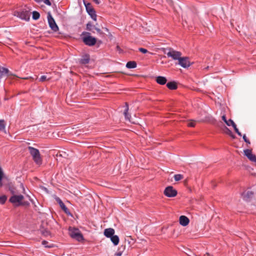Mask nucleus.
Listing matches in <instances>:
<instances>
[{"label": "nucleus", "instance_id": "f257e3e1", "mask_svg": "<svg viewBox=\"0 0 256 256\" xmlns=\"http://www.w3.org/2000/svg\"><path fill=\"white\" fill-rule=\"evenodd\" d=\"M28 150L36 164L38 165H40L42 164V159L39 150L32 146H28Z\"/></svg>", "mask_w": 256, "mask_h": 256}, {"label": "nucleus", "instance_id": "f03ea898", "mask_svg": "<svg viewBox=\"0 0 256 256\" xmlns=\"http://www.w3.org/2000/svg\"><path fill=\"white\" fill-rule=\"evenodd\" d=\"M24 197L22 195L14 194L10 198V202L14 204H16V206L28 205V202H22V200H24Z\"/></svg>", "mask_w": 256, "mask_h": 256}, {"label": "nucleus", "instance_id": "7ed1b4c3", "mask_svg": "<svg viewBox=\"0 0 256 256\" xmlns=\"http://www.w3.org/2000/svg\"><path fill=\"white\" fill-rule=\"evenodd\" d=\"M69 234L70 236L76 240H77L80 242L83 240V236L80 231L75 228H69Z\"/></svg>", "mask_w": 256, "mask_h": 256}, {"label": "nucleus", "instance_id": "20e7f679", "mask_svg": "<svg viewBox=\"0 0 256 256\" xmlns=\"http://www.w3.org/2000/svg\"><path fill=\"white\" fill-rule=\"evenodd\" d=\"M14 15L20 18L22 20L28 21L30 20V13L28 11L23 10L21 12L16 11L14 13Z\"/></svg>", "mask_w": 256, "mask_h": 256}, {"label": "nucleus", "instance_id": "39448f33", "mask_svg": "<svg viewBox=\"0 0 256 256\" xmlns=\"http://www.w3.org/2000/svg\"><path fill=\"white\" fill-rule=\"evenodd\" d=\"M48 20L50 27L54 32H57L58 27L57 26L54 18H52L50 12L48 14Z\"/></svg>", "mask_w": 256, "mask_h": 256}, {"label": "nucleus", "instance_id": "423d86ee", "mask_svg": "<svg viewBox=\"0 0 256 256\" xmlns=\"http://www.w3.org/2000/svg\"><path fill=\"white\" fill-rule=\"evenodd\" d=\"M86 34H87L88 36L83 38V42L84 43L88 46H94L96 42V38L90 36L89 32H86Z\"/></svg>", "mask_w": 256, "mask_h": 256}, {"label": "nucleus", "instance_id": "0eeeda50", "mask_svg": "<svg viewBox=\"0 0 256 256\" xmlns=\"http://www.w3.org/2000/svg\"><path fill=\"white\" fill-rule=\"evenodd\" d=\"M84 4L88 13L90 16L92 18L96 21V14L94 9L92 8L90 3L86 4L84 2Z\"/></svg>", "mask_w": 256, "mask_h": 256}, {"label": "nucleus", "instance_id": "6e6552de", "mask_svg": "<svg viewBox=\"0 0 256 256\" xmlns=\"http://www.w3.org/2000/svg\"><path fill=\"white\" fill-rule=\"evenodd\" d=\"M164 194L168 197H174L177 194V191L172 186L166 187L164 191Z\"/></svg>", "mask_w": 256, "mask_h": 256}, {"label": "nucleus", "instance_id": "1a4fd4ad", "mask_svg": "<svg viewBox=\"0 0 256 256\" xmlns=\"http://www.w3.org/2000/svg\"><path fill=\"white\" fill-rule=\"evenodd\" d=\"M167 56L169 57H172L174 60H178L181 57L182 54L179 52L170 50L167 53Z\"/></svg>", "mask_w": 256, "mask_h": 256}, {"label": "nucleus", "instance_id": "9d476101", "mask_svg": "<svg viewBox=\"0 0 256 256\" xmlns=\"http://www.w3.org/2000/svg\"><path fill=\"white\" fill-rule=\"evenodd\" d=\"M178 64L184 68H188L190 65L188 58L187 57H180L178 60Z\"/></svg>", "mask_w": 256, "mask_h": 256}, {"label": "nucleus", "instance_id": "9b49d317", "mask_svg": "<svg viewBox=\"0 0 256 256\" xmlns=\"http://www.w3.org/2000/svg\"><path fill=\"white\" fill-rule=\"evenodd\" d=\"M244 155L252 162H256V156L252 153V150L250 149L244 150Z\"/></svg>", "mask_w": 256, "mask_h": 256}, {"label": "nucleus", "instance_id": "f8f14e48", "mask_svg": "<svg viewBox=\"0 0 256 256\" xmlns=\"http://www.w3.org/2000/svg\"><path fill=\"white\" fill-rule=\"evenodd\" d=\"M10 75V72L9 70L4 67H0V79L6 76H8Z\"/></svg>", "mask_w": 256, "mask_h": 256}, {"label": "nucleus", "instance_id": "ddd939ff", "mask_svg": "<svg viewBox=\"0 0 256 256\" xmlns=\"http://www.w3.org/2000/svg\"><path fill=\"white\" fill-rule=\"evenodd\" d=\"M56 200L57 202L58 203L60 204V207L66 213L68 214L69 213V210L66 207V206L64 205V204L63 203L62 200L58 197L56 198Z\"/></svg>", "mask_w": 256, "mask_h": 256}, {"label": "nucleus", "instance_id": "4468645a", "mask_svg": "<svg viewBox=\"0 0 256 256\" xmlns=\"http://www.w3.org/2000/svg\"><path fill=\"white\" fill-rule=\"evenodd\" d=\"M190 222L189 219L184 216H182L180 217V223L182 226H187Z\"/></svg>", "mask_w": 256, "mask_h": 256}, {"label": "nucleus", "instance_id": "2eb2a0df", "mask_svg": "<svg viewBox=\"0 0 256 256\" xmlns=\"http://www.w3.org/2000/svg\"><path fill=\"white\" fill-rule=\"evenodd\" d=\"M114 234V230L112 228H106L104 230V234L107 238H111Z\"/></svg>", "mask_w": 256, "mask_h": 256}, {"label": "nucleus", "instance_id": "dca6fc26", "mask_svg": "<svg viewBox=\"0 0 256 256\" xmlns=\"http://www.w3.org/2000/svg\"><path fill=\"white\" fill-rule=\"evenodd\" d=\"M156 82L160 84H164L166 82V78L162 76H158L156 78Z\"/></svg>", "mask_w": 256, "mask_h": 256}, {"label": "nucleus", "instance_id": "f3484780", "mask_svg": "<svg viewBox=\"0 0 256 256\" xmlns=\"http://www.w3.org/2000/svg\"><path fill=\"white\" fill-rule=\"evenodd\" d=\"M90 60V58L89 55L86 54L82 57L80 60V62L82 64H86L89 62Z\"/></svg>", "mask_w": 256, "mask_h": 256}, {"label": "nucleus", "instance_id": "a211bd4d", "mask_svg": "<svg viewBox=\"0 0 256 256\" xmlns=\"http://www.w3.org/2000/svg\"><path fill=\"white\" fill-rule=\"evenodd\" d=\"M254 195V192L251 191H247L244 195V199L246 201H248Z\"/></svg>", "mask_w": 256, "mask_h": 256}, {"label": "nucleus", "instance_id": "6ab92c4d", "mask_svg": "<svg viewBox=\"0 0 256 256\" xmlns=\"http://www.w3.org/2000/svg\"><path fill=\"white\" fill-rule=\"evenodd\" d=\"M125 104H126V108H125V110L124 112V115L125 118L126 120H128V121L131 122V120L130 119V115L128 113V104L127 102H126Z\"/></svg>", "mask_w": 256, "mask_h": 256}, {"label": "nucleus", "instance_id": "aec40b11", "mask_svg": "<svg viewBox=\"0 0 256 256\" xmlns=\"http://www.w3.org/2000/svg\"><path fill=\"white\" fill-rule=\"evenodd\" d=\"M166 86L170 90H176L178 88L176 83L174 82L167 83Z\"/></svg>", "mask_w": 256, "mask_h": 256}, {"label": "nucleus", "instance_id": "412c9836", "mask_svg": "<svg viewBox=\"0 0 256 256\" xmlns=\"http://www.w3.org/2000/svg\"><path fill=\"white\" fill-rule=\"evenodd\" d=\"M126 66L128 68H134L136 67V63L134 61H130L127 62Z\"/></svg>", "mask_w": 256, "mask_h": 256}, {"label": "nucleus", "instance_id": "4be33fe9", "mask_svg": "<svg viewBox=\"0 0 256 256\" xmlns=\"http://www.w3.org/2000/svg\"><path fill=\"white\" fill-rule=\"evenodd\" d=\"M110 240L115 246L118 245L119 242V238L116 235H114L112 236L110 238Z\"/></svg>", "mask_w": 256, "mask_h": 256}, {"label": "nucleus", "instance_id": "5701e85b", "mask_svg": "<svg viewBox=\"0 0 256 256\" xmlns=\"http://www.w3.org/2000/svg\"><path fill=\"white\" fill-rule=\"evenodd\" d=\"M6 123L4 120H0V130L6 132L5 131Z\"/></svg>", "mask_w": 256, "mask_h": 256}, {"label": "nucleus", "instance_id": "b1692460", "mask_svg": "<svg viewBox=\"0 0 256 256\" xmlns=\"http://www.w3.org/2000/svg\"><path fill=\"white\" fill-rule=\"evenodd\" d=\"M40 14L39 12L36 11H34L32 12V18L34 20H36L40 18Z\"/></svg>", "mask_w": 256, "mask_h": 256}, {"label": "nucleus", "instance_id": "393cba45", "mask_svg": "<svg viewBox=\"0 0 256 256\" xmlns=\"http://www.w3.org/2000/svg\"><path fill=\"white\" fill-rule=\"evenodd\" d=\"M224 132L228 134L232 138H235V136L233 134L232 132V131L230 130L228 128L226 127H225V129H224Z\"/></svg>", "mask_w": 256, "mask_h": 256}, {"label": "nucleus", "instance_id": "a878e982", "mask_svg": "<svg viewBox=\"0 0 256 256\" xmlns=\"http://www.w3.org/2000/svg\"><path fill=\"white\" fill-rule=\"evenodd\" d=\"M184 178V176L180 174H177L174 176V179L176 182L179 181Z\"/></svg>", "mask_w": 256, "mask_h": 256}, {"label": "nucleus", "instance_id": "bb28decb", "mask_svg": "<svg viewBox=\"0 0 256 256\" xmlns=\"http://www.w3.org/2000/svg\"><path fill=\"white\" fill-rule=\"evenodd\" d=\"M196 120H190L188 122V126L190 127H194L196 124Z\"/></svg>", "mask_w": 256, "mask_h": 256}, {"label": "nucleus", "instance_id": "cd10ccee", "mask_svg": "<svg viewBox=\"0 0 256 256\" xmlns=\"http://www.w3.org/2000/svg\"><path fill=\"white\" fill-rule=\"evenodd\" d=\"M6 200V196H0V203L4 204Z\"/></svg>", "mask_w": 256, "mask_h": 256}, {"label": "nucleus", "instance_id": "c85d7f7f", "mask_svg": "<svg viewBox=\"0 0 256 256\" xmlns=\"http://www.w3.org/2000/svg\"><path fill=\"white\" fill-rule=\"evenodd\" d=\"M40 232H41L42 234V235H44V236H46L50 234L49 231H48L46 230H42Z\"/></svg>", "mask_w": 256, "mask_h": 256}, {"label": "nucleus", "instance_id": "c756f323", "mask_svg": "<svg viewBox=\"0 0 256 256\" xmlns=\"http://www.w3.org/2000/svg\"><path fill=\"white\" fill-rule=\"evenodd\" d=\"M50 79V78H48L47 76H42L40 78V81L42 82H44L46 80H49Z\"/></svg>", "mask_w": 256, "mask_h": 256}, {"label": "nucleus", "instance_id": "7c9ffc66", "mask_svg": "<svg viewBox=\"0 0 256 256\" xmlns=\"http://www.w3.org/2000/svg\"><path fill=\"white\" fill-rule=\"evenodd\" d=\"M227 122H228V124H226V125L228 126H232V127H234V126L236 125L235 124V123L234 122V121L232 120L231 119H230L228 120H227Z\"/></svg>", "mask_w": 256, "mask_h": 256}, {"label": "nucleus", "instance_id": "2f4dec72", "mask_svg": "<svg viewBox=\"0 0 256 256\" xmlns=\"http://www.w3.org/2000/svg\"><path fill=\"white\" fill-rule=\"evenodd\" d=\"M92 25L90 22H88L86 24V30H92Z\"/></svg>", "mask_w": 256, "mask_h": 256}, {"label": "nucleus", "instance_id": "473e14b6", "mask_svg": "<svg viewBox=\"0 0 256 256\" xmlns=\"http://www.w3.org/2000/svg\"><path fill=\"white\" fill-rule=\"evenodd\" d=\"M234 131L236 132V133L238 134L240 136H242V134L241 132L239 131L238 129L236 127V126H234Z\"/></svg>", "mask_w": 256, "mask_h": 256}, {"label": "nucleus", "instance_id": "72a5a7b5", "mask_svg": "<svg viewBox=\"0 0 256 256\" xmlns=\"http://www.w3.org/2000/svg\"><path fill=\"white\" fill-rule=\"evenodd\" d=\"M138 50H139L140 52H142L143 54H146V53L148 52V50L144 48H139Z\"/></svg>", "mask_w": 256, "mask_h": 256}, {"label": "nucleus", "instance_id": "f704fd0d", "mask_svg": "<svg viewBox=\"0 0 256 256\" xmlns=\"http://www.w3.org/2000/svg\"><path fill=\"white\" fill-rule=\"evenodd\" d=\"M9 190L10 191L11 193L14 195L16 193L14 188L12 186H10L9 188Z\"/></svg>", "mask_w": 256, "mask_h": 256}, {"label": "nucleus", "instance_id": "c9c22d12", "mask_svg": "<svg viewBox=\"0 0 256 256\" xmlns=\"http://www.w3.org/2000/svg\"><path fill=\"white\" fill-rule=\"evenodd\" d=\"M42 2H43L45 4L48 6H51V2L49 0H40Z\"/></svg>", "mask_w": 256, "mask_h": 256}, {"label": "nucleus", "instance_id": "e433bc0d", "mask_svg": "<svg viewBox=\"0 0 256 256\" xmlns=\"http://www.w3.org/2000/svg\"><path fill=\"white\" fill-rule=\"evenodd\" d=\"M95 30L97 31V32L100 34V35H102L104 34V33L102 32V31L100 29L98 28H95Z\"/></svg>", "mask_w": 256, "mask_h": 256}, {"label": "nucleus", "instance_id": "4c0bfd02", "mask_svg": "<svg viewBox=\"0 0 256 256\" xmlns=\"http://www.w3.org/2000/svg\"><path fill=\"white\" fill-rule=\"evenodd\" d=\"M46 244H48V242H47L46 241V240H43V241L42 242V244L43 245L45 246H46V247H48V248H51V247H52V246H46Z\"/></svg>", "mask_w": 256, "mask_h": 256}, {"label": "nucleus", "instance_id": "58836bf2", "mask_svg": "<svg viewBox=\"0 0 256 256\" xmlns=\"http://www.w3.org/2000/svg\"><path fill=\"white\" fill-rule=\"evenodd\" d=\"M222 120L226 124H228L227 120L226 119V116L225 115L222 116Z\"/></svg>", "mask_w": 256, "mask_h": 256}, {"label": "nucleus", "instance_id": "ea45409f", "mask_svg": "<svg viewBox=\"0 0 256 256\" xmlns=\"http://www.w3.org/2000/svg\"><path fill=\"white\" fill-rule=\"evenodd\" d=\"M122 252H117L115 254V256H122Z\"/></svg>", "mask_w": 256, "mask_h": 256}, {"label": "nucleus", "instance_id": "a19ab883", "mask_svg": "<svg viewBox=\"0 0 256 256\" xmlns=\"http://www.w3.org/2000/svg\"><path fill=\"white\" fill-rule=\"evenodd\" d=\"M96 4H99L100 3V0H92Z\"/></svg>", "mask_w": 256, "mask_h": 256}, {"label": "nucleus", "instance_id": "79ce46f5", "mask_svg": "<svg viewBox=\"0 0 256 256\" xmlns=\"http://www.w3.org/2000/svg\"><path fill=\"white\" fill-rule=\"evenodd\" d=\"M242 138H243V139H244V142H245L246 140H248V138H246V134H244V135L243 136Z\"/></svg>", "mask_w": 256, "mask_h": 256}, {"label": "nucleus", "instance_id": "37998d69", "mask_svg": "<svg viewBox=\"0 0 256 256\" xmlns=\"http://www.w3.org/2000/svg\"><path fill=\"white\" fill-rule=\"evenodd\" d=\"M124 248H125V246H120V247L119 250H120L121 249H122V250H124Z\"/></svg>", "mask_w": 256, "mask_h": 256}, {"label": "nucleus", "instance_id": "c03bdc74", "mask_svg": "<svg viewBox=\"0 0 256 256\" xmlns=\"http://www.w3.org/2000/svg\"><path fill=\"white\" fill-rule=\"evenodd\" d=\"M245 142L248 144H250V141L249 140H247L245 141Z\"/></svg>", "mask_w": 256, "mask_h": 256}, {"label": "nucleus", "instance_id": "a18cd8bd", "mask_svg": "<svg viewBox=\"0 0 256 256\" xmlns=\"http://www.w3.org/2000/svg\"><path fill=\"white\" fill-rule=\"evenodd\" d=\"M166 1L170 4H172V1L171 0H166Z\"/></svg>", "mask_w": 256, "mask_h": 256}, {"label": "nucleus", "instance_id": "49530a36", "mask_svg": "<svg viewBox=\"0 0 256 256\" xmlns=\"http://www.w3.org/2000/svg\"><path fill=\"white\" fill-rule=\"evenodd\" d=\"M166 1L170 4H172V1L171 0H166Z\"/></svg>", "mask_w": 256, "mask_h": 256}, {"label": "nucleus", "instance_id": "de8ad7c7", "mask_svg": "<svg viewBox=\"0 0 256 256\" xmlns=\"http://www.w3.org/2000/svg\"><path fill=\"white\" fill-rule=\"evenodd\" d=\"M2 181H0V186H2Z\"/></svg>", "mask_w": 256, "mask_h": 256}, {"label": "nucleus", "instance_id": "09e8293b", "mask_svg": "<svg viewBox=\"0 0 256 256\" xmlns=\"http://www.w3.org/2000/svg\"><path fill=\"white\" fill-rule=\"evenodd\" d=\"M20 186L23 188V185L22 184H21Z\"/></svg>", "mask_w": 256, "mask_h": 256}]
</instances>
